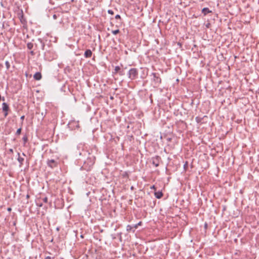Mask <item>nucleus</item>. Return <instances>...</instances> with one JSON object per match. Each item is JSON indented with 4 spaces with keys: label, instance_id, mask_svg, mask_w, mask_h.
<instances>
[{
    "label": "nucleus",
    "instance_id": "1",
    "mask_svg": "<svg viewBox=\"0 0 259 259\" xmlns=\"http://www.w3.org/2000/svg\"><path fill=\"white\" fill-rule=\"evenodd\" d=\"M128 78L131 80H134L138 77V70L136 68H133L129 70L128 72Z\"/></svg>",
    "mask_w": 259,
    "mask_h": 259
},
{
    "label": "nucleus",
    "instance_id": "2",
    "mask_svg": "<svg viewBox=\"0 0 259 259\" xmlns=\"http://www.w3.org/2000/svg\"><path fill=\"white\" fill-rule=\"evenodd\" d=\"M151 75L153 76V81L156 86H158L161 82V79L158 73H152Z\"/></svg>",
    "mask_w": 259,
    "mask_h": 259
},
{
    "label": "nucleus",
    "instance_id": "3",
    "mask_svg": "<svg viewBox=\"0 0 259 259\" xmlns=\"http://www.w3.org/2000/svg\"><path fill=\"white\" fill-rule=\"evenodd\" d=\"M45 47V44L43 42L41 38H38L35 44V50H44Z\"/></svg>",
    "mask_w": 259,
    "mask_h": 259
},
{
    "label": "nucleus",
    "instance_id": "4",
    "mask_svg": "<svg viewBox=\"0 0 259 259\" xmlns=\"http://www.w3.org/2000/svg\"><path fill=\"white\" fill-rule=\"evenodd\" d=\"M47 163L48 166L52 168L56 167L58 166L57 161L55 160L54 159H48L47 160Z\"/></svg>",
    "mask_w": 259,
    "mask_h": 259
},
{
    "label": "nucleus",
    "instance_id": "5",
    "mask_svg": "<svg viewBox=\"0 0 259 259\" xmlns=\"http://www.w3.org/2000/svg\"><path fill=\"white\" fill-rule=\"evenodd\" d=\"M160 160L161 157L159 156H156L152 158V163L155 167H158L159 165Z\"/></svg>",
    "mask_w": 259,
    "mask_h": 259
},
{
    "label": "nucleus",
    "instance_id": "6",
    "mask_svg": "<svg viewBox=\"0 0 259 259\" xmlns=\"http://www.w3.org/2000/svg\"><path fill=\"white\" fill-rule=\"evenodd\" d=\"M2 106V109L4 112V116L6 117L8 115V111L10 109L9 106L6 103H3Z\"/></svg>",
    "mask_w": 259,
    "mask_h": 259
},
{
    "label": "nucleus",
    "instance_id": "7",
    "mask_svg": "<svg viewBox=\"0 0 259 259\" xmlns=\"http://www.w3.org/2000/svg\"><path fill=\"white\" fill-rule=\"evenodd\" d=\"M17 16L22 24H25L26 22L25 19L24 18L22 10H21L20 12L17 13Z\"/></svg>",
    "mask_w": 259,
    "mask_h": 259
},
{
    "label": "nucleus",
    "instance_id": "8",
    "mask_svg": "<svg viewBox=\"0 0 259 259\" xmlns=\"http://www.w3.org/2000/svg\"><path fill=\"white\" fill-rule=\"evenodd\" d=\"M92 52L89 49L87 50L84 54V56L85 57V58H91L92 57Z\"/></svg>",
    "mask_w": 259,
    "mask_h": 259
},
{
    "label": "nucleus",
    "instance_id": "9",
    "mask_svg": "<svg viewBox=\"0 0 259 259\" xmlns=\"http://www.w3.org/2000/svg\"><path fill=\"white\" fill-rule=\"evenodd\" d=\"M41 74L39 72H36L33 75V78L36 80H39L41 78Z\"/></svg>",
    "mask_w": 259,
    "mask_h": 259
},
{
    "label": "nucleus",
    "instance_id": "10",
    "mask_svg": "<svg viewBox=\"0 0 259 259\" xmlns=\"http://www.w3.org/2000/svg\"><path fill=\"white\" fill-rule=\"evenodd\" d=\"M17 154L18 156L17 160L19 162L20 166H21L23 164V162H24V159L20 156V154L19 153H18Z\"/></svg>",
    "mask_w": 259,
    "mask_h": 259
},
{
    "label": "nucleus",
    "instance_id": "11",
    "mask_svg": "<svg viewBox=\"0 0 259 259\" xmlns=\"http://www.w3.org/2000/svg\"><path fill=\"white\" fill-rule=\"evenodd\" d=\"M154 195L157 199H160L163 196V193L161 191L155 192Z\"/></svg>",
    "mask_w": 259,
    "mask_h": 259
},
{
    "label": "nucleus",
    "instance_id": "12",
    "mask_svg": "<svg viewBox=\"0 0 259 259\" xmlns=\"http://www.w3.org/2000/svg\"><path fill=\"white\" fill-rule=\"evenodd\" d=\"M202 13L204 14V15H206L207 14L211 13V11L209 10L208 8H204L202 10Z\"/></svg>",
    "mask_w": 259,
    "mask_h": 259
},
{
    "label": "nucleus",
    "instance_id": "13",
    "mask_svg": "<svg viewBox=\"0 0 259 259\" xmlns=\"http://www.w3.org/2000/svg\"><path fill=\"white\" fill-rule=\"evenodd\" d=\"M120 70H121L120 67L118 66H115V67L114 68V71L113 72V74L118 73L119 72V71H120Z\"/></svg>",
    "mask_w": 259,
    "mask_h": 259
},
{
    "label": "nucleus",
    "instance_id": "14",
    "mask_svg": "<svg viewBox=\"0 0 259 259\" xmlns=\"http://www.w3.org/2000/svg\"><path fill=\"white\" fill-rule=\"evenodd\" d=\"M33 46H34L32 42H28L27 44V47L28 49H29V50L32 49L33 48Z\"/></svg>",
    "mask_w": 259,
    "mask_h": 259
},
{
    "label": "nucleus",
    "instance_id": "15",
    "mask_svg": "<svg viewBox=\"0 0 259 259\" xmlns=\"http://www.w3.org/2000/svg\"><path fill=\"white\" fill-rule=\"evenodd\" d=\"M22 140L24 142V146H25V144L28 141V138L27 137L26 135L24 136L23 138H22Z\"/></svg>",
    "mask_w": 259,
    "mask_h": 259
},
{
    "label": "nucleus",
    "instance_id": "16",
    "mask_svg": "<svg viewBox=\"0 0 259 259\" xmlns=\"http://www.w3.org/2000/svg\"><path fill=\"white\" fill-rule=\"evenodd\" d=\"M202 118L200 117H196L195 118V120L197 123H200L201 122Z\"/></svg>",
    "mask_w": 259,
    "mask_h": 259
},
{
    "label": "nucleus",
    "instance_id": "17",
    "mask_svg": "<svg viewBox=\"0 0 259 259\" xmlns=\"http://www.w3.org/2000/svg\"><path fill=\"white\" fill-rule=\"evenodd\" d=\"M5 65L6 66V68H7V70H9L10 67V63L9 62V61H6Z\"/></svg>",
    "mask_w": 259,
    "mask_h": 259
},
{
    "label": "nucleus",
    "instance_id": "18",
    "mask_svg": "<svg viewBox=\"0 0 259 259\" xmlns=\"http://www.w3.org/2000/svg\"><path fill=\"white\" fill-rule=\"evenodd\" d=\"M21 131H22V128L21 127H20L19 128L17 131H16V135H20L21 133Z\"/></svg>",
    "mask_w": 259,
    "mask_h": 259
},
{
    "label": "nucleus",
    "instance_id": "19",
    "mask_svg": "<svg viewBox=\"0 0 259 259\" xmlns=\"http://www.w3.org/2000/svg\"><path fill=\"white\" fill-rule=\"evenodd\" d=\"M112 33L113 34L116 35V34H118V33H119V29H116V30H112Z\"/></svg>",
    "mask_w": 259,
    "mask_h": 259
},
{
    "label": "nucleus",
    "instance_id": "20",
    "mask_svg": "<svg viewBox=\"0 0 259 259\" xmlns=\"http://www.w3.org/2000/svg\"><path fill=\"white\" fill-rule=\"evenodd\" d=\"M132 227L130 225H127V227H126V230L127 231H130L132 230Z\"/></svg>",
    "mask_w": 259,
    "mask_h": 259
},
{
    "label": "nucleus",
    "instance_id": "21",
    "mask_svg": "<svg viewBox=\"0 0 259 259\" xmlns=\"http://www.w3.org/2000/svg\"><path fill=\"white\" fill-rule=\"evenodd\" d=\"M118 74H119V75L122 76V75H123L124 74V72L123 70H120V71H119Z\"/></svg>",
    "mask_w": 259,
    "mask_h": 259
},
{
    "label": "nucleus",
    "instance_id": "22",
    "mask_svg": "<svg viewBox=\"0 0 259 259\" xmlns=\"http://www.w3.org/2000/svg\"><path fill=\"white\" fill-rule=\"evenodd\" d=\"M42 200L43 202L45 203H47L48 202V198L46 197L42 198Z\"/></svg>",
    "mask_w": 259,
    "mask_h": 259
},
{
    "label": "nucleus",
    "instance_id": "23",
    "mask_svg": "<svg viewBox=\"0 0 259 259\" xmlns=\"http://www.w3.org/2000/svg\"><path fill=\"white\" fill-rule=\"evenodd\" d=\"M108 13L109 14H111V15H113V14H114L113 11L112 10H109L108 11Z\"/></svg>",
    "mask_w": 259,
    "mask_h": 259
},
{
    "label": "nucleus",
    "instance_id": "24",
    "mask_svg": "<svg viewBox=\"0 0 259 259\" xmlns=\"http://www.w3.org/2000/svg\"><path fill=\"white\" fill-rule=\"evenodd\" d=\"M115 19H121V17L119 15L117 14L115 16Z\"/></svg>",
    "mask_w": 259,
    "mask_h": 259
},
{
    "label": "nucleus",
    "instance_id": "25",
    "mask_svg": "<svg viewBox=\"0 0 259 259\" xmlns=\"http://www.w3.org/2000/svg\"><path fill=\"white\" fill-rule=\"evenodd\" d=\"M142 224V222H140L138 224L135 226V228H137L138 226H140Z\"/></svg>",
    "mask_w": 259,
    "mask_h": 259
},
{
    "label": "nucleus",
    "instance_id": "26",
    "mask_svg": "<svg viewBox=\"0 0 259 259\" xmlns=\"http://www.w3.org/2000/svg\"><path fill=\"white\" fill-rule=\"evenodd\" d=\"M24 118H25V116L24 115H22L20 117L21 120H22V123H21L22 124L23 123V120H24Z\"/></svg>",
    "mask_w": 259,
    "mask_h": 259
},
{
    "label": "nucleus",
    "instance_id": "27",
    "mask_svg": "<svg viewBox=\"0 0 259 259\" xmlns=\"http://www.w3.org/2000/svg\"><path fill=\"white\" fill-rule=\"evenodd\" d=\"M45 259H54V257H51L50 256H48L46 257Z\"/></svg>",
    "mask_w": 259,
    "mask_h": 259
},
{
    "label": "nucleus",
    "instance_id": "28",
    "mask_svg": "<svg viewBox=\"0 0 259 259\" xmlns=\"http://www.w3.org/2000/svg\"><path fill=\"white\" fill-rule=\"evenodd\" d=\"M30 54L32 55V56H33L35 55V53L33 51H31L30 52Z\"/></svg>",
    "mask_w": 259,
    "mask_h": 259
},
{
    "label": "nucleus",
    "instance_id": "29",
    "mask_svg": "<svg viewBox=\"0 0 259 259\" xmlns=\"http://www.w3.org/2000/svg\"><path fill=\"white\" fill-rule=\"evenodd\" d=\"M151 189H153L154 190H156V188L154 185H153L152 187H151Z\"/></svg>",
    "mask_w": 259,
    "mask_h": 259
},
{
    "label": "nucleus",
    "instance_id": "30",
    "mask_svg": "<svg viewBox=\"0 0 259 259\" xmlns=\"http://www.w3.org/2000/svg\"><path fill=\"white\" fill-rule=\"evenodd\" d=\"M53 17L54 19H56L57 18V16L56 14H54Z\"/></svg>",
    "mask_w": 259,
    "mask_h": 259
},
{
    "label": "nucleus",
    "instance_id": "31",
    "mask_svg": "<svg viewBox=\"0 0 259 259\" xmlns=\"http://www.w3.org/2000/svg\"><path fill=\"white\" fill-rule=\"evenodd\" d=\"M7 210H8V211L10 212V211H11V210H12V208H11V207H8V208H7Z\"/></svg>",
    "mask_w": 259,
    "mask_h": 259
},
{
    "label": "nucleus",
    "instance_id": "32",
    "mask_svg": "<svg viewBox=\"0 0 259 259\" xmlns=\"http://www.w3.org/2000/svg\"><path fill=\"white\" fill-rule=\"evenodd\" d=\"M9 152L11 153H13V150L12 149H9Z\"/></svg>",
    "mask_w": 259,
    "mask_h": 259
},
{
    "label": "nucleus",
    "instance_id": "33",
    "mask_svg": "<svg viewBox=\"0 0 259 259\" xmlns=\"http://www.w3.org/2000/svg\"><path fill=\"white\" fill-rule=\"evenodd\" d=\"M167 140L169 142V141H171V138H168Z\"/></svg>",
    "mask_w": 259,
    "mask_h": 259
},
{
    "label": "nucleus",
    "instance_id": "34",
    "mask_svg": "<svg viewBox=\"0 0 259 259\" xmlns=\"http://www.w3.org/2000/svg\"><path fill=\"white\" fill-rule=\"evenodd\" d=\"M22 155H23V156H26V155H25V154L24 153H22Z\"/></svg>",
    "mask_w": 259,
    "mask_h": 259
},
{
    "label": "nucleus",
    "instance_id": "35",
    "mask_svg": "<svg viewBox=\"0 0 259 259\" xmlns=\"http://www.w3.org/2000/svg\"><path fill=\"white\" fill-rule=\"evenodd\" d=\"M26 197H27V198H29V195H27Z\"/></svg>",
    "mask_w": 259,
    "mask_h": 259
},
{
    "label": "nucleus",
    "instance_id": "36",
    "mask_svg": "<svg viewBox=\"0 0 259 259\" xmlns=\"http://www.w3.org/2000/svg\"><path fill=\"white\" fill-rule=\"evenodd\" d=\"M38 205L40 207L42 206V205L41 203V204H38Z\"/></svg>",
    "mask_w": 259,
    "mask_h": 259
},
{
    "label": "nucleus",
    "instance_id": "37",
    "mask_svg": "<svg viewBox=\"0 0 259 259\" xmlns=\"http://www.w3.org/2000/svg\"><path fill=\"white\" fill-rule=\"evenodd\" d=\"M187 165V163L186 162V163L184 165V167H185V166H186V165Z\"/></svg>",
    "mask_w": 259,
    "mask_h": 259
},
{
    "label": "nucleus",
    "instance_id": "38",
    "mask_svg": "<svg viewBox=\"0 0 259 259\" xmlns=\"http://www.w3.org/2000/svg\"><path fill=\"white\" fill-rule=\"evenodd\" d=\"M47 53H45V56H47Z\"/></svg>",
    "mask_w": 259,
    "mask_h": 259
}]
</instances>
